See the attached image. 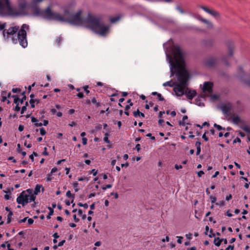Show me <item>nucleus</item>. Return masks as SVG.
Instances as JSON below:
<instances>
[{"mask_svg":"<svg viewBox=\"0 0 250 250\" xmlns=\"http://www.w3.org/2000/svg\"><path fill=\"white\" fill-rule=\"evenodd\" d=\"M43 0H32V7L34 13L37 16H42L50 20L66 22L75 25L86 26L101 36H105L108 32L109 27L104 25L101 16H95L88 14L86 18L83 19L81 16L82 13L81 10L74 14L73 10L70 7H65L64 9L63 15H61L58 13L53 12L49 6L45 10H41L39 7H33Z\"/></svg>","mask_w":250,"mask_h":250,"instance_id":"obj_1","label":"nucleus"},{"mask_svg":"<svg viewBox=\"0 0 250 250\" xmlns=\"http://www.w3.org/2000/svg\"><path fill=\"white\" fill-rule=\"evenodd\" d=\"M171 54L173 57L167 55L170 65V77L175 73L178 82L170 81L164 83L163 86H174L173 90L176 95L182 96L184 94V90L188 85L190 75L185 67H182L185 64L184 53L180 47L173 46L171 48Z\"/></svg>","mask_w":250,"mask_h":250,"instance_id":"obj_2","label":"nucleus"},{"mask_svg":"<svg viewBox=\"0 0 250 250\" xmlns=\"http://www.w3.org/2000/svg\"><path fill=\"white\" fill-rule=\"evenodd\" d=\"M29 29V25L26 24H22L20 29L19 26H12L3 30L2 34L5 39L11 38L14 43L16 44L19 42L22 47L25 48L28 44L26 30H28Z\"/></svg>","mask_w":250,"mask_h":250,"instance_id":"obj_3","label":"nucleus"},{"mask_svg":"<svg viewBox=\"0 0 250 250\" xmlns=\"http://www.w3.org/2000/svg\"><path fill=\"white\" fill-rule=\"evenodd\" d=\"M27 5L25 0H20L18 7H12L9 0H0V15L18 16L24 15Z\"/></svg>","mask_w":250,"mask_h":250,"instance_id":"obj_4","label":"nucleus"},{"mask_svg":"<svg viewBox=\"0 0 250 250\" xmlns=\"http://www.w3.org/2000/svg\"><path fill=\"white\" fill-rule=\"evenodd\" d=\"M41 188L42 191H43L44 188L42 185L39 184L36 186L34 191L32 188H28L26 190L22 191L17 197V202L24 207L28 203L34 201L36 198V196L40 192Z\"/></svg>","mask_w":250,"mask_h":250,"instance_id":"obj_5","label":"nucleus"},{"mask_svg":"<svg viewBox=\"0 0 250 250\" xmlns=\"http://www.w3.org/2000/svg\"><path fill=\"white\" fill-rule=\"evenodd\" d=\"M239 78L247 85L250 87V75L244 73L242 67H239Z\"/></svg>","mask_w":250,"mask_h":250,"instance_id":"obj_6","label":"nucleus"},{"mask_svg":"<svg viewBox=\"0 0 250 250\" xmlns=\"http://www.w3.org/2000/svg\"><path fill=\"white\" fill-rule=\"evenodd\" d=\"M199 7L201 9H203L204 11H205L207 13L210 14L212 17L216 19L220 18V13L217 12V11L210 8L208 7L205 6H202V5H199Z\"/></svg>","mask_w":250,"mask_h":250,"instance_id":"obj_7","label":"nucleus"},{"mask_svg":"<svg viewBox=\"0 0 250 250\" xmlns=\"http://www.w3.org/2000/svg\"><path fill=\"white\" fill-rule=\"evenodd\" d=\"M213 83L210 82H206L204 83L202 88L203 92H208L211 93L212 92Z\"/></svg>","mask_w":250,"mask_h":250,"instance_id":"obj_8","label":"nucleus"},{"mask_svg":"<svg viewBox=\"0 0 250 250\" xmlns=\"http://www.w3.org/2000/svg\"><path fill=\"white\" fill-rule=\"evenodd\" d=\"M184 94L188 99L192 100L196 95L197 93L194 90H192L187 88L185 91H184Z\"/></svg>","mask_w":250,"mask_h":250,"instance_id":"obj_9","label":"nucleus"},{"mask_svg":"<svg viewBox=\"0 0 250 250\" xmlns=\"http://www.w3.org/2000/svg\"><path fill=\"white\" fill-rule=\"evenodd\" d=\"M217 60L214 57H209L206 59L205 64L206 66L208 67H213L216 63Z\"/></svg>","mask_w":250,"mask_h":250,"instance_id":"obj_10","label":"nucleus"},{"mask_svg":"<svg viewBox=\"0 0 250 250\" xmlns=\"http://www.w3.org/2000/svg\"><path fill=\"white\" fill-rule=\"evenodd\" d=\"M226 44L229 50V56L232 57L233 54L234 44L231 41H228L226 42Z\"/></svg>","mask_w":250,"mask_h":250,"instance_id":"obj_11","label":"nucleus"},{"mask_svg":"<svg viewBox=\"0 0 250 250\" xmlns=\"http://www.w3.org/2000/svg\"><path fill=\"white\" fill-rule=\"evenodd\" d=\"M202 43L206 47H211L214 44V41L211 39H205L202 41Z\"/></svg>","mask_w":250,"mask_h":250,"instance_id":"obj_12","label":"nucleus"},{"mask_svg":"<svg viewBox=\"0 0 250 250\" xmlns=\"http://www.w3.org/2000/svg\"><path fill=\"white\" fill-rule=\"evenodd\" d=\"M221 108L224 114L228 115L231 109V105L229 104H224L221 106Z\"/></svg>","mask_w":250,"mask_h":250,"instance_id":"obj_13","label":"nucleus"},{"mask_svg":"<svg viewBox=\"0 0 250 250\" xmlns=\"http://www.w3.org/2000/svg\"><path fill=\"white\" fill-rule=\"evenodd\" d=\"M133 114L135 117H137L138 116L145 117V114L140 112L138 109L136 111H134L133 112Z\"/></svg>","mask_w":250,"mask_h":250,"instance_id":"obj_14","label":"nucleus"},{"mask_svg":"<svg viewBox=\"0 0 250 250\" xmlns=\"http://www.w3.org/2000/svg\"><path fill=\"white\" fill-rule=\"evenodd\" d=\"M201 142L199 141H197L195 143V146L196 147V155H198L201 152Z\"/></svg>","mask_w":250,"mask_h":250,"instance_id":"obj_15","label":"nucleus"},{"mask_svg":"<svg viewBox=\"0 0 250 250\" xmlns=\"http://www.w3.org/2000/svg\"><path fill=\"white\" fill-rule=\"evenodd\" d=\"M213 243L215 246L219 247L220 246L222 241L219 237H216L214 239Z\"/></svg>","mask_w":250,"mask_h":250,"instance_id":"obj_16","label":"nucleus"},{"mask_svg":"<svg viewBox=\"0 0 250 250\" xmlns=\"http://www.w3.org/2000/svg\"><path fill=\"white\" fill-rule=\"evenodd\" d=\"M133 104V103H131V104H128V105H126L125 107V111L124 112L125 114L127 115V116H129V112L128 111V110L129 109V108H130V106H132Z\"/></svg>","mask_w":250,"mask_h":250,"instance_id":"obj_17","label":"nucleus"},{"mask_svg":"<svg viewBox=\"0 0 250 250\" xmlns=\"http://www.w3.org/2000/svg\"><path fill=\"white\" fill-rule=\"evenodd\" d=\"M232 122L234 124L238 125L239 123L241 122V119L239 116H236L232 118Z\"/></svg>","mask_w":250,"mask_h":250,"instance_id":"obj_18","label":"nucleus"},{"mask_svg":"<svg viewBox=\"0 0 250 250\" xmlns=\"http://www.w3.org/2000/svg\"><path fill=\"white\" fill-rule=\"evenodd\" d=\"M91 103L95 105L97 107L101 106V104L98 102L95 97H93L91 100Z\"/></svg>","mask_w":250,"mask_h":250,"instance_id":"obj_19","label":"nucleus"},{"mask_svg":"<svg viewBox=\"0 0 250 250\" xmlns=\"http://www.w3.org/2000/svg\"><path fill=\"white\" fill-rule=\"evenodd\" d=\"M176 9L181 14H185L186 13V12L179 5H176Z\"/></svg>","mask_w":250,"mask_h":250,"instance_id":"obj_20","label":"nucleus"},{"mask_svg":"<svg viewBox=\"0 0 250 250\" xmlns=\"http://www.w3.org/2000/svg\"><path fill=\"white\" fill-rule=\"evenodd\" d=\"M241 129L250 134V127L248 125H244L241 127Z\"/></svg>","mask_w":250,"mask_h":250,"instance_id":"obj_21","label":"nucleus"},{"mask_svg":"<svg viewBox=\"0 0 250 250\" xmlns=\"http://www.w3.org/2000/svg\"><path fill=\"white\" fill-rule=\"evenodd\" d=\"M6 92L4 91H2L1 92L2 99L1 101L4 102L7 100V97L6 96Z\"/></svg>","mask_w":250,"mask_h":250,"instance_id":"obj_22","label":"nucleus"},{"mask_svg":"<svg viewBox=\"0 0 250 250\" xmlns=\"http://www.w3.org/2000/svg\"><path fill=\"white\" fill-rule=\"evenodd\" d=\"M25 91H23L21 93V95L22 96V98L20 100V103L22 104L24 101L26 100V97L25 95Z\"/></svg>","mask_w":250,"mask_h":250,"instance_id":"obj_23","label":"nucleus"},{"mask_svg":"<svg viewBox=\"0 0 250 250\" xmlns=\"http://www.w3.org/2000/svg\"><path fill=\"white\" fill-rule=\"evenodd\" d=\"M78 185H79V184L78 183V182L77 181H75V182L73 183V188H74L75 192H77L79 190V188H78Z\"/></svg>","mask_w":250,"mask_h":250,"instance_id":"obj_24","label":"nucleus"},{"mask_svg":"<svg viewBox=\"0 0 250 250\" xmlns=\"http://www.w3.org/2000/svg\"><path fill=\"white\" fill-rule=\"evenodd\" d=\"M197 19L198 20H199L200 21L206 23V24H207L208 23V20H207V19H204L201 16H199L198 18H197Z\"/></svg>","mask_w":250,"mask_h":250,"instance_id":"obj_25","label":"nucleus"},{"mask_svg":"<svg viewBox=\"0 0 250 250\" xmlns=\"http://www.w3.org/2000/svg\"><path fill=\"white\" fill-rule=\"evenodd\" d=\"M213 126L214 127L217 128L218 130H225V128L224 127H222L221 125H217V124L215 123L213 125Z\"/></svg>","mask_w":250,"mask_h":250,"instance_id":"obj_26","label":"nucleus"},{"mask_svg":"<svg viewBox=\"0 0 250 250\" xmlns=\"http://www.w3.org/2000/svg\"><path fill=\"white\" fill-rule=\"evenodd\" d=\"M62 40L63 39L62 37H58L57 38V39L56 40V43L57 44V45H60V44H61V42L62 41Z\"/></svg>","mask_w":250,"mask_h":250,"instance_id":"obj_27","label":"nucleus"},{"mask_svg":"<svg viewBox=\"0 0 250 250\" xmlns=\"http://www.w3.org/2000/svg\"><path fill=\"white\" fill-rule=\"evenodd\" d=\"M66 196L68 197V198H75V195L74 194H72L71 193V191L70 190H68L67 192H66Z\"/></svg>","mask_w":250,"mask_h":250,"instance_id":"obj_28","label":"nucleus"},{"mask_svg":"<svg viewBox=\"0 0 250 250\" xmlns=\"http://www.w3.org/2000/svg\"><path fill=\"white\" fill-rule=\"evenodd\" d=\"M119 19H120L119 17H116L112 18L110 19V22L111 23H114V22L117 21H119Z\"/></svg>","mask_w":250,"mask_h":250,"instance_id":"obj_29","label":"nucleus"},{"mask_svg":"<svg viewBox=\"0 0 250 250\" xmlns=\"http://www.w3.org/2000/svg\"><path fill=\"white\" fill-rule=\"evenodd\" d=\"M6 26V23L4 22L3 23H1L0 22V31H3V30H5V28Z\"/></svg>","mask_w":250,"mask_h":250,"instance_id":"obj_30","label":"nucleus"},{"mask_svg":"<svg viewBox=\"0 0 250 250\" xmlns=\"http://www.w3.org/2000/svg\"><path fill=\"white\" fill-rule=\"evenodd\" d=\"M108 133H106L105 134V136H104V140L106 143H110V141L108 140Z\"/></svg>","mask_w":250,"mask_h":250,"instance_id":"obj_31","label":"nucleus"},{"mask_svg":"<svg viewBox=\"0 0 250 250\" xmlns=\"http://www.w3.org/2000/svg\"><path fill=\"white\" fill-rule=\"evenodd\" d=\"M40 134L42 136L45 135L46 134V132L45 130L43 127L40 128Z\"/></svg>","mask_w":250,"mask_h":250,"instance_id":"obj_32","label":"nucleus"},{"mask_svg":"<svg viewBox=\"0 0 250 250\" xmlns=\"http://www.w3.org/2000/svg\"><path fill=\"white\" fill-rule=\"evenodd\" d=\"M51 173H48L47 174V176L46 177V181L47 182H49V181H51L52 179V178L51 177Z\"/></svg>","mask_w":250,"mask_h":250,"instance_id":"obj_33","label":"nucleus"},{"mask_svg":"<svg viewBox=\"0 0 250 250\" xmlns=\"http://www.w3.org/2000/svg\"><path fill=\"white\" fill-rule=\"evenodd\" d=\"M158 100L160 101H163L165 100L164 98L162 96V95L160 93H159V94L157 96Z\"/></svg>","mask_w":250,"mask_h":250,"instance_id":"obj_34","label":"nucleus"},{"mask_svg":"<svg viewBox=\"0 0 250 250\" xmlns=\"http://www.w3.org/2000/svg\"><path fill=\"white\" fill-rule=\"evenodd\" d=\"M225 204V201L223 200L220 201L219 202L216 203V205H218L220 206H223Z\"/></svg>","mask_w":250,"mask_h":250,"instance_id":"obj_35","label":"nucleus"},{"mask_svg":"<svg viewBox=\"0 0 250 250\" xmlns=\"http://www.w3.org/2000/svg\"><path fill=\"white\" fill-rule=\"evenodd\" d=\"M29 103L31 104V107L32 108L35 107V101L34 99H30L29 101Z\"/></svg>","mask_w":250,"mask_h":250,"instance_id":"obj_36","label":"nucleus"},{"mask_svg":"<svg viewBox=\"0 0 250 250\" xmlns=\"http://www.w3.org/2000/svg\"><path fill=\"white\" fill-rule=\"evenodd\" d=\"M210 234L208 235V237L210 238H212L215 237V234L213 232V229H210L209 230Z\"/></svg>","mask_w":250,"mask_h":250,"instance_id":"obj_37","label":"nucleus"},{"mask_svg":"<svg viewBox=\"0 0 250 250\" xmlns=\"http://www.w3.org/2000/svg\"><path fill=\"white\" fill-rule=\"evenodd\" d=\"M102 128V125L101 124H98L95 126V130L96 131L100 130Z\"/></svg>","mask_w":250,"mask_h":250,"instance_id":"obj_38","label":"nucleus"},{"mask_svg":"<svg viewBox=\"0 0 250 250\" xmlns=\"http://www.w3.org/2000/svg\"><path fill=\"white\" fill-rule=\"evenodd\" d=\"M21 91V89L19 88H13L12 89V91L13 93L20 92Z\"/></svg>","mask_w":250,"mask_h":250,"instance_id":"obj_39","label":"nucleus"},{"mask_svg":"<svg viewBox=\"0 0 250 250\" xmlns=\"http://www.w3.org/2000/svg\"><path fill=\"white\" fill-rule=\"evenodd\" d=\"M48 209L49 210V215H52L54 213V209L53 208H51V207H48Z\"/></svg>","mask_w":250,"mask_h":250,"instance_id":"obj_40","label":"nucleus"},{"mask_svg":"<svg viewBox=\"0 0 250 250\" xmlns=\"http://www.w3.org/2000/svg\"><path fill=\"white\" fill-rule=\"evenodd\" d=\"M89 172L90 173H92L93 176H96L97 174L98 170H96L95 169H93L91 170H90Z\"/></svg>","mask_w":250,"mask_h":250,"instance_id":"obj_41","label":"nucleus"},{"mask_svg":"<svg viewBox=\"0 0 250 250\" xmlns=\"http://www.w3.org/2000/svg\"><path fill=\"white\" fill-rule=\"evenodd\" d=\"M89 87L88 85H86L84 86L83 88L84 89V90L85 91L86 94H88L90 93V91L89 90H88V88Z\"/></svg>","mask_w":250,"mask_h":250,"instance_id":"obj_42","label":"nucleus"},{"mask_svg":"<svg viewBox=\"0 0 250 250\" xmlns=\"http://www.w3.org/2000/svg\"><path fill=\"white\" fill-rule=\"evenodd\" d=\"M210 198L212 203H214L216 201V198L215 196H210Z\"/></svg>","mask_w":250,"mask_h":250,"instance_id":"obj_43","label":"nucleus"},{"mask_svg":"<svg viewBox=\"0 0 250 250\" xmlns=\"http://www.w3.org/2000/svg\"><path fill=\"white\" fill-rule=\"evenodd\" d=\"M234 245H229L225 250H233Z\"/></svg>","mask_w":250,"mask_h":250,"instance_id":"obj_44","label":"nucleus"},{"mask_svg":"<svg viewBox=\"0 0 250 250\" xmlns=\"http://www.w3.org/2000/svg\"><path fill=\"white\" fill-rule=\"evenodd\" d=\"M77 96H78L79 98L82 99L84 97V95L82 92H80L77 94Z\"/></svg>","mask_w":250,"mask_h":250,"instance_id":"obj_45","label":"nucleus"},{"mask_svg":"<svg viewBox=\"0 0 250 250\" xmlns=\"http://www.w3.org/2000/svg\"><path fill=\"white\" fill-rule=\"evenodd\" d=\"M87 138H85V137H83L82 138V143L83 145H85L87 144Z\"/></svg>","mask_w":250,"mask_h":250,"instance_id":"obj_46","label":"nucleus"},{"mask_svg":"<svg viewBox=\"0 0 250 250\" xmlns=\"http://www.w3.org/2000/svg\"><path fill=\"white\" fill-rule=\"evenodd\" d=\"M27 107H26V106H23L21 108V114H22L24 113V112L26 110Z\"/></svg>","mask_w":250,"mask_h":250,"instance_id":"obj_47","label":"nucleus"},{"mask_svg":"<svg viewBox=\"0 0 250 250\" xmlns=\"http://www.w3.org/2000/svg\"><path fill=\"white\" fill-rule=\"evenodd\" d=\"M147 137H150V139L152 140L155 141V137L154 136H152V134L151 133H148L146 135Z\"/></svg>","mask_w":250,"mask_h":250,"instance_id":"obj_48","label":"nucleus"},{"mask_svg":"<svg viewBox=\"0 0 250 250\" xmlns=\"http://www.w3.org/2000/svg\"><path fill=\"white\" fill-rule=\"evenodd\" d=\"M207 24L208 25V28H210V29L213 28V25L212 23V22H211L210 21H208V23H207Z\"/></svg>","mask_w":250,"mask_h":250,"instance_id":"obj_49","label":"nucleus"},{"mask_svg":"<svg viewBox=\"0 0 250 250\" xmlns=\"http://www.w3.org/2000/svg\"><path fill=\"white\" fill-rule=\"evenodd\" d=\"M21 107L19 106V105H16L15 107L13 108V110L15 111H19L20 110Z\"/></svg>","mask_w":250,"mask_h":250,"instance_id":"obj_50","label":"nucleus"},{"mask_svg":"<svg viewBox=\"0 0 250 250\" xmlns=\"http://www.w3.org/2000/svg\"><path fill=\"white\" fill-rule=\"evenodd\" d=\"M20 102V100L19 98H16L14 99V103L16 104V105L19 104V102Z\"/></svg>","mask_w":250,"mask_h":250,"instance_id":"obj_51","label":"nucleus"},{"mask_svg":"<svg viewBox=\"0 0 250 250\" xmlns=\"http://www.w3.org/2000/svg\"><path fill=\"white\" fill-rule=\"evenodd\" d=\"M110 195H113V196H114V198H115V199H117V198H118V197H119V196H118V193H117V192H115V193H114V192H111V193H110Z\"/></svg>","mask_w":250,"mask_h":250,"instance_id":"obj_52","label":"nucleus"},{"mask_svg":"<svg viewBox=\"0 0 250 250\" xmlns=\"http://www.w3.org/2000/svg\"><path fill=\"white\" fill-rule=\"evenodd\" d=\"M135 149L137 150L138 152H139V151L141 149V146L139 144H138L136 145Z\"/></svg>","mask_w":250,"mask_h":250,"instance_id":"obj_53","label":"nucleus"},{"mask_svg":"<svg viewBox=\"0 0 250 250\" xmlns=\"http://www.w3.org/2000/svg\"><path fill=\"white\" fill-rule=\"evenodd\" d=\"M42 154L43 155H45V156L48 155V153L47 152V148L46 147H45L44 148V151L42 152Z\"/></svg>","mask_w":250,"mask_h":250,"instance_id":"obj_54","label":"nucleus"},{"mask_svg":"<svg viewBox=\"0 0 250 250\" xmlns=\"http://www.w3.org/2000/svg\"><path fill=\"white\" fill-rule=\"evenodd\" d=\"M179 125H182V126H185V125H186L185 121L183 120L182 121H180L179 122Z\"/></svg>","mask_w":250,"mask_h":250,"instance_id":"obj_55","label":"nucleus"},{"mask_svg":"<svg viewBox=\"0 0 250 250\" xmlns=\"http://www.w3.org/2000/svg\"><path fill=\"white\" fill-rule=\"evenodd\" d=\"M65 240H63L61 241V242H60L58 243V245L59 246V247H61L63 245V244L65 243Z\"/></svg>","mask_w":250,"mask_h":250,"instance_id":"obj_56","label":"nucleus"},{"mask_svg":"<svg viewBox=\"0 0 250 250\" xmlns=\"http://www.w3.org/2000/svg\"><path fill=\"white\" fill-rule=\"evenodd\" d=\"M73 217L74 220L76 223H77L80 221V219L77 217L76 214L73 215Z\"/></svg>","mask_w":250,"mask_h":250,"instance_id":"obj_57","label":"nucleus"},{"mask_svg":"<svg viewBox=\"0 0 250 250\" xmlns=\"http://www.w3.org/2000/svg\"><path fill=\"white\" fill-rule=\"evenodd\" d=\"M17 150L18 153L21 152V145L20 144H18L17 145Z\"/></svg>","mask_w":250,"mask_h":250,"instance_id":"obj_58","label":"nucleus"},{"mask_svg":"<svg viewBox=\"0 0 250 250\" xmlns=\"http://www.w3.org/2000/svg\"><path fill=\"white\" fill-rule=\"evenodd\" d=\"M198 177H201L203 174H204V172L203 170H200L197 173Z\"/></svg>","mask_w":250,"mask_h":250,"instance_id":"obj_59","label":"nucleus"},{"mask_svg":"<svg viewBox=\"0 0 250 250\" xmlns=\"http://www.w3.org/2000/svg\"><path fill=\"white\" fill-rule=\"evenodd\" d=\"M178 240H177V243L179 244L182 243V239H183V237L182 236H177Z\"/></svg>","mask_w":250,"mask_h":250,"instance_id":"obj_60","label":"nucleus"},{"mask_svg":"<svg viewBox=\"0 0 250 250\" xmlns=\"http://www.w3.org/2000/svg\"><path fill=\"white\" fill-rule=\"evenodd\" d=\"M18 129L20 131H22L24 129V126L23 125H20L19 126Z\"/></svg>","mask_w":250,"mask_h":250,"instance_id":"obj_61","label":"nucleus"},{"mask_svg":"<svg viewBox=\"0 0 250 250\" xmlns=\"http://www.w3.org/2000/svg\"><path fill=\"white\" fill-rule=\"evenodd\" d=\"M34 223V220L32 218H29L28 219V223L29 224V225H32Z\"/></svg>","mask_w":250,"mask_h":250,"instance_id":"obj_62","label":"nucleus"},{"mask_svg":"<svg viewBox=\"0 0 250 250\" xmlns=\"http://www.w3.org/2000/svg\"><path fill=\"white\" fill-rule=\"evenodd\" d=\"M202 138L206 141H208V138L206 135V132L203 135Z\"/></svg>","mask_w":250,"mask_h":250,"instance_id":"obj_63","label":"nucleus"},{"mask_svg":"<svg viewBox=\"0 0 250 250\" xmlns=\"http://www.w3.org/2000/svg\"><path fill=\"white\" fill-rule=\"evenodd\" d=\"M31 122L32 123H37L38 122V119L34 117H31Z\"/></svg>","mask_w":250,"mask_h":250,"instance_id":"obj_64","label":"nucleus"}]
</instances>
